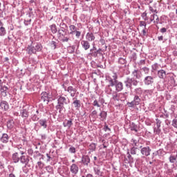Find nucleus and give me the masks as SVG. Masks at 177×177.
I'll return each instance as SVG.
<instances>
[{"instance_id":"f257e3e1","label":"nucleus","mask_w":177,"mask_h":177,"mask_svg":"<svg viewBox=\"0 0 177 177\" xmlns=\"http://www.w3.org/2000/svg\"><path fill=\"white\" fill-rule=\"evenodd\" d=\"M118 79V76L117 75V73H113L112 77H107V81L109 82L108 88H106L108 95H111V92H113L111 86H115L117 92H121V91L124 89L122 82H118V80H117Z\"/></svg>"},{"instance_id":"f03ea898","label":"nucleus","mask_w":177,"mask_h":177,"mask_svg":"<svg viewBox=\"0 0 177 177\" xmlns=\"http://www.w3.org/2000/svg\"><path fill=\"white\" fill-rule=\"evenodd\" d=\"M42 50V46L39 44H32L30 46L27 47L26 51L29 55H32V53H37V52H40Z\"/></svg>"},{"instance_id":"7ed1b4c3","label":"nucleus","mask_w":177,"mask_h":177,"mask_svg":"<svg viewBox=\"0 0 177 177\" xmlns=\"http://www.w3.org/2000/svg\"><path fill=\"white\" fill-rule=\"evenodd\" d=\"M58 32L59 34V39L62 42H68V41H70L69 37L64 36V30H59Z\"/></svg>"},{"instance_id":"20e7f679","label":"nucleus","mask_w":177,"mask_h":177,"mask_svg":"<svg viewBox=\"0 0 177 177\" xmlns=\"http://www.w3.org/2000/svg\"><path fill=\"white\" fill-rule=\"evenodd\" d=\"M140 151L142 156H145V157H149V156H150L151 149H150L149 147H145L141 149Z\"/></svg>"},{"instance_id":"39448f33","label":"nucleus","mask_w":177,"mask_h":177,"mask_svg":"<svg viewBox=\"0 0 177 177\" xmlns=\"http://www.w3.org/2000/svg\"><path fill=\"white\" fill-rule=\"evenodd\" d=\"M70 171L73 175H77L78 174V171H80V168L76 164H73L71 165Z\"/></svg>"},{"instance_id":"423d86ee","label":"nucleus","mask_w":177,"mask_h":177,"mask_svg":"<svg viewBox=\"0 0 177 177\" xmlns=\"http://www.w3.org/2000/svg\"><path fill=\"white\" fill-rule=\"evenodd\" d=\"M150 21H153L154 24H158L160 22V18L158 17V15L157 14H153L149 17Z\"/></svg>"},{"instance_id":"0eeeda50","label":"nucleus","mask_w":177,"mask_h":177,"mask_svg":"<svg viewBox=\"0 0 177 177\" xmlns=\"http://www.w3.org/2000/svg\"><path fill=\"white\" fill-rule=\"evenodd\" d=\"M140 103V98H139V96L136 95L134 97L133 101L129 103L130 107H133V106H138Z\"/></svg>"},{"instance_id":"6e6552de","label":"nucleus","mask_w":177,"mask_h":177,"mask_svg":"<svg viewBox=\"0 0 177 177\" xmlns=\"http://www.w3.org/2000/svg\"><path fill=\"white\" fill-rule=\"evenodd\" d=\"M145 85H151L154 82V78L151 76H147L144 79Z\"/></svg>"},{"instance_id":"1a4fd4ad","label":"nucleus","mask_w":177,"mask_h":177,"mask_svg":"<svg viewBox=\"0 0 177 177\" xmlns=\"http://www.w3.org/2000/svg\"><path fill=\"white\" fill-rule=\"evenodd\" d=\"M67 92L70 93L71 97H74V96H75V94L77 93V88L73 87L72 86H70L67 88Z\"/></svg>"},{"instance_id":"9d476101","label":"nucleus","mask_w":177,"mask_h":177,"mask_svg":"<svg viewBox=\"0 0 177 177\" xmlns=\"http://www.w3.org/2000/svg\"><path fill=\"white\" fill-rule=\"evenodd\" d=\"M8 89V86H3V84H0V92L3 96H7Z\"/></svg>"},{"instance_id":"9b49d317","label":"nucleus","mask_w":177,"mask_h":177,"mask_svg":"<svg viewBox=\"0 0 177 177\" xmlns=\"http://www.w3.org/2000/svg\"><path fill=\"white\" fill-rule=\"evenodd\" d=\"M0 107L4 111H8V110H9V103H8L6 101H1L0 102Z\"/></svg>"},{"instance_id":"f8f14e48","label":"nucleus","mask_w":177,"mask_h":177,"mask_svg":"<svg viewBox=\"0 0 177 177\" xmlns=\"http://www.w3.org/2000/svg\"><path fill=\"white\" fill-rule=\"evenodd\" d=\"M81 44L82 48H84V50H88L91 48V44H89V41L87 40H82L81 41Z\"/></svg>"},{"instance_id":"ddd939ff","label":"nucleus","mask_w":177,"mask_h":177,"mask_svg":"<svg viewBox=\"0 0 177 177\" xmlns=\"http://www.w3.org/2000/svg\"><path fill=\"white\" fill-rule=\"evenodd\" d=\"M86 39L88 42H91L92 41H95V35H93V33H92V32H88L86 35Z\"/></svg>"},{"instance_id":"4468645a","label":"nucleus","mask_w":177,"mask_h":177,"mask_svg":"<svg viewBox=\"0 0 177 177\" xmlns=\"http://www.w3.org/2000/svg\"><path fill=\"white\" fill-rule=\"evenodd\" d=\"M57 102L58 104H67V98L62 95H59Z\"/></svg>"},{"instance_id":"2eb2a0df","label":"nucleus","mask_w":177,"mask_h":177,"mask_svg":"<svg viewBox=\"0 0 177 177\" xmlns=\"http://www.w3.org/2000/svg\"><path fill=\"white\" fill-rule=\"evenodd\" d=\"M19 160L22 164H26V165H27V163L29 162V161H30V159H28V157L25 155H22L20 157Z\"/></svg>"},{"instance_id":"dca6fc26","label":"nucleus","mask_w":177,"mask_h":177,"mask_svg":"<svg viewBox=\"0 0 177 177\" xmlns=\"http://www.w3.org/2000/svg\"><path fill=\"white\" fill-rule=\"evenodd\" d=\"M1 142L2 143H8L9 142V136L7 133H3L1 138Z\"/></svg>"},{"instance_id":"f3484780","label":"nucleus","mask_w":177,"mask_h":177,"mask_svg":"<svg viewBox=\"0 0 177 177\" xmlns=\"http://www.w3.org/2000/svg\"><path fill=\"white\" fill-rule=\"evenodd\" d=\"M94 171L95 175H97L98 176H103V171H100V167L98 166L94 167Z\"/></svg>"},{"instance_id":"a211bd4d","label":"nucleus","mask_w":177,"mask_h":177,"mask_svg":"<svg viewBox=\"0 0 177 177\" xmlns=\"http://www.w3.org/2000/svg\"><path fill=\"white\" fill-rule=\"evenodd\" d=\"M82 161L83 164H84V165H88V164H89V162H91V159L89 158V156H86L82 158Z\"/></svg>"},{"instance_id":"6ab92c4d","label":"nucleus","mask_w":177,"mask_h":177,"mask_svg":"<svg viewBox=\"0 0 177 177\" xmlns=\"http://www.w3.org/2000/svg\"><path fill=\"white\" fill-rule=\"evenodd\" d=\"M39 124L40 126H41L43 128L46 129L48 127L46 120L45 119H41L39 120Z\"/></svg>"},{"instance_id":"aec40b11","label":"nucleus","mask_w":177,"mask_h":177,"mask_svg":"<svg viewBox=\"0 0 177 177\" xmlns=\"http://www.w3.org/2000/svg\"><path fill=\"white\" fill-rule=\"evenodd\" d=\"M100 120H101V121H104V120L107 117V113L104 111H101V113H100Z\"/></svg>"},{"instance_id":"412c9836","label":"nucleus","mask_w":177,"mask_h":177,"mask_svg":"<svg viewBox=\"0 0 177 177\" xmlns=\"http://www.w3.org/2000/svg\"><path fill=\"white\" fill-rule=\"evenodd\" d=\"M158 75L159 78H164L165 77L167 76V73L164 70H160V71H158Z\"/></svg>"},{"instance_id":"4be33fe9","label":"nucleus","mask_w":177,"mask_h":177,"mask_svg":"<svg viewBox=\"0 0 177 177\" xmlns=\"http://www.w3.org/2000/svg\"><path fill=\"white\" fill-rule=\"evenodd\" d=\"M12 160L14 162H19L20 158H19V153L16 152L12 155Z\"/></svg>"},{"instance_id":"5701e85b","label":"nucleus","mask_w":177,"mask_h":177,"mask_svg":"<svg viewBox=\"0 0 177 177\" xmlns=\"http://www.w3.org/2000/svg\"><path fill=\"white\" fill-rule=\"evenodd\" d=\"M21 115L23 118H28V111L27 109H23L21 111Z\"/></svg>"},{"instance_id":"b1692460","label":"nucleus","mask_w":177,"mask_h":177,"mask_svg":"<svg viewBox=\"0 0 177 177\" xmlns=\"http://www.w3.org/2000/svg\"><path fill=\"white\" fill-rule=\"evenodd\" d=\"M73 105L75 106V108L76 110H78L81 107V101L76 100L73 102Z\"/></svg>"},{"instance_id":"393cba45","label":"nucleus","mask_w":177,"mask_h":177,"mask_svg":"<svg viewBox=\"0 0 177 177\" xmlns=\"http://www.w3.org/2000/svg\"><path fill=\"white\" fill-rule=\"evenodd\" d=\"M69 30H70V34L71 35H74V32H75L77 31V27H75V26L74 25H71L69 26Z\"/></svg>"},{"instance_id":"a878e982","label":"nucleus","mask_w":177,"mask_h":177,"mask_svg":"<svg viewBox=\"0 0 177 177\" xmlns=\"http://www.w3.org/2000/svg\"><path fill=\"white\" fill-rule=\"evenodd\" d=\"M6 35V29L5 27L1 26L0 27V37H3Z\"/></svg>"},{"instance_id":"bb28decb","label":"nucleus","mask_w":177,"mask_h":177,"mask_svg":"<svg viewBox=\"0 0 177 177\" xmlns=\"http://www.w3.org/2000/svg\"><path fill=\"white\" fill-rule=\"evenodd\" d=\"M57 110H59V113H62V111L64 110V105L63 104H57L56 106Z\"/></svg>"},{"instance_id":"cd10ccee","label":"nucleus","mask_w":177,"mask_h":177,"mask_svg":"<svg viewBox=\"0 0 177 177\" xmlns=\"http://www.w3.org/2000/svg\"><path fill=\"white\" fill-rule=\"evenodd\" d=\"M176 158H177L176 156L174 155H171L170 157L169 158V162H171V164L177 162Z\"/></svg>"},{"instance_id":"c85d7f7f","label":"nucleus","mask_w":177,"mask_h":177,"mask_svg":"<svg viewBox=\"0 0 177 177\" xmlns=\"http://www.w3.org/2000/svg\"><path fill=\"white\" fill-rule=\"evenodd\" d=\"M71 125H73V121L68 120L66 122H64V127H67L68 129L71 128Z\"/></svg>"},{"instance_id":"c756f323","label":"nucleus","mask_w":177,"mask_h":177,"mask_svg":"<svg viewBox=\"0 0 177 177\" xmlns=\"http://www.w3.org/2000/svg\"><path fill=\"white\" fill-rule=\"evenodd\" d=\"M128 82H131V85H133L134 86H136L138 84V82L135 79H128Z\"/></svg>"},{"instance_id":"7c9ffc66","label":"nucleus","mask_w":177,"mask_h":177,"mask_svg":"<svg viewBox=\"0 0 177 177\" xmlns=\"http://www.w3.org/2000/svg\"><path fill=\"white\" fill-rule=\"evenodd\" d=\"M50 30L53 34H56L57 32V28L56 27V25L53 24L50 26Z\"/></svg>"},{"instance_id":"2f4dec72","label":"nucleus","mask_w":177,"mask_h":177,"mask_svg":"<svg viewBox=\"0 0 177 177\" xmlns=\"http://www.w3.org/2000/svg\"><path fill=\"white\" fill-rule=\"evenodd\" d=\"M153 132L156 135H159V133H161V129H160L159 127H155L153 129Z\"/></svg>"},{"instance_id":"473e14b6","label":"nucleus","mask_w":177,"mask_h":177,"mask_svg":"<svg viewBox=\"0 0 177 177\" xmlns=\"http://www.w3.org/2000/svg\"><path fill=\"white\" fill-rule=\"evenodd\" d=\"M138 150V148L136 147H132L131 149V154L135 155L136 154V151Z\"/></svg>"},{"instance_id":"72a5a7b5","label":"nucleus","mask_w":177,"mask_h":177,"mask_svg":"<svg viewBox=\"0 0 177 177\" xmlns=\"http://www.w3.org/2000/svg\"><path fill=\"white\" fill-rule=\"evenodd\" d=\"M140 27H144V28H146V26H147L146 21H140Z\"/></svg>"},{"instance_id":"f704fd0d","label":"nucleus","mask_w":177,"mask_h":177,"mask_svg":"<svg viewBox=\"0 0 177 177\" xmlns=\"http://www.w3.org/2000/svg\"><path fill=\"white\" fill-rule=\"evenodd\" d=\"M161 127V121L160 120L156 119V128H160Z\"/></svg>"},{"instance_id":"c9c22d12","label":"nucleus","mask_w":177,"mask_h":177,"mask_svg":"<svg viewBox=\"0 0 177 177\" xmlns=\"http://www.w3.org/2000/svg\"><path fill=\"white\" fill-rule=\"evenodd\" d=\"M142 17L144 19V20L146 21L148 20L147 19V13L144 12L142 14Z\"/></svg>"},{"instance_id":"e433bc0d","label":"nucleus","mask_w":177,"mask_h":177,"mask_svg":"<svg viewBox=\"0 0 177 177\" xmlns=\"http://www.w3.org/2000/svg\"><path fill=\"white\" fill-rule=\"evenodd\" d=\"M93 105L96 107H100V104H99V102H97V100H94Z\"/></svg>"},{"instance_id":"4c0bfd02","label":"nucleus","mask_w":177,"mask_h":177,"mask_svg":"<svg viewBox=\"0 0 177 177\" xmlns=\"http://www.w3.org/2000/svg\"><path fill=\"white\" fill-rule=\"evenodd\" d=\"M127 61L125 60V59H124V58H120L119 59V63L120 64H125V62H126Z\"/></svg>"},{"instance_id":"58836bf2","label":"nucleus","mask_w":177,"mask_h":177,"mask_svg":"<svg viewBox=\"0 0 177 177\" xmlns=\"http://www.w3.org/2000/svg\"><path fill=\"white\" fill-rule=\"evenodd\" d=\"M75 32V37H76L80 38L81 37V32L80 31L76 30Z\"/></svg>"},{"instance_id":"ea45409f","label":"nucleus","mask_w":177,"mask_h":177,"mask_svg":"<svg viewBox=\"0 0 177 177\" xmlns=\"http://www.w3.org/2000/svg\"><path fill=\"white\" fill-rule=\"evenodd\" d=\"M172 125H173V127H174V128H177V120L176 119L173 120Z\"/></svg>"},{"instance_id":"a19ab883","label":"nucleus","mask_w":177,"mask_h":177,"mask_svg":"<svg viewBox=\"0 0 177 177\" xmlns=\"http://www.w3.org/2000/svg\"><path fill=\"white\" fill-rule=\"evenodd\" d=\"M149 10H150V12H151L152 13H157V10L153 8V7H151V6L149 7Z\"/></svg>"},{"instance_id":"79ce46f5","label":"nucleus","mask_w":177,"mask_h":177,"mask_svg":"<svg viewBox=\"0 0 177 177\" xmlns=\"http://www.w3.org/2000/svg\"><path fill=\"white\" fill-rule=\"evenodd\" d=\"M142 70H143V71H145V73L146 74H149V71H150V69H149V68H147V67H144V68H142Z\"/></svg>"},{"instance_id":"37998d69","label":"nucleus","mask_w":177,"mask_h":177,"mask_svg":"<svg viewBox=\"0 0 177 177\" xmlns=\"http://www.w3.org/2000/svg\"><path fill=\"white\" fill-rule=\"evenodd\" d=\"M125 84H126L127 88H131L132 84H131V82H128V80H127V81L125 82Z\"/></svg>"},{"instance_id":"c03bdc74","label":"nucleus","mask_w":177,"mask_h":177,"mask_svg":"<svg viewBox=\"0 0 177 177\" xmlns=\"http://www.w3.org/2000/svg\"><path fill=\"white\" fill-rule=\"evenodd\" d=\"M69 151H70V153H75V147H71L69 149Z\"/></svg>"},{"instance_id":"a18cd8bd","label":"nucleus","mask_w":177,"mask_h":177,"mask_svg":"<svg viewBox=\"0 0 177 177\" xmlns=\"http://www.w3.org/2000/svg\"><path fill=\"white\" fill-rule=\"evenodd\" d=\"M25 153H26V150H24V149L19 150V154H21V156H24V154Z\"/></svg>"},{"instance_id":"49530a36","label":"nucleus","mask_w":177,"mask_h":177,"mask_svg":"<svg viewBox=\"0 0 177 177\" xmlns=\"http://www.w3.org/2000/svg\"><path fill=\"white\" fill-rule=\"evenodd\" d=\"M127 156H128L127 157L130 161H132V160H133V158H132V156H131V153H129V152H127Z\"/></svg>"},{"instance_id":"de8ad7c7","label":"nucleus","mask_w":177,"mask_h":177,"mask_svg":"<svg viewBox=\"0 0 177 177\" xmlns=\"http://www.w3.org/2000/svg\"><path fill=\"white\" fill-rule=\"evenodd\" d=\"M142 34L143 35H146V34H147V29L146 28L142 29Z\"/></svg>"},{"instance_id":"09e8293b","label":"nucleus","mask_w":177,"mask_h":177,"mask_svg":"<svg viewBox=\"0 0 177 177\" xmlns=\"http://www.w3.org/2000/svg\"><path fill=\"white\" fill-rule=\"evenodd\" d=\"M41 100H44V102H49V100L47 97H45L44 96H41Z\"/></svg>"},{"instance_id":"8fccbe9b","label":"nucleus","mask_w":177,"mask_h":177,"mask_svg":"<svg viewBox=\"0 0 177 177\" xmlns=\"http://www.w3.org/2000/svg\"><path fill=\"white\" fill-rule=\"evenodd\" d=\"M157 67H158V65L157 64H155L152 66L153 70H157Z\"/></svg>"},{"instance_id":"3c124183","label":"nucleus","mask_w":177,"mask_h":177,"mask_svg":"<svg viewBox=\"0 0 177 177\" xmlns=\"http://www.w3.org/2000/svg\"><path fill=\"white\" fill-rule=\"evenodd\" d=\"M160 32H167V28H162L160 29Z\"/></svg>"},{"instance_id":"603ef678","label":"nucleus","mask_w":177,"mask_h":177,"mask_svg":"<svg viewBox=\"0 0 177 177\" xmlns=\"http://www.w3.org/2000/svg\"><path fill=\"white\" fill-rule=\"evenodd\" d=\"M131 131H135L136 132H138V130L136 129V127L133 126V127H131Z\"/></svg>"},{"instance_id":"864d4df0","label":"nucleus","mask_w":177,"mask_h":177,"mask_svg":"<svg viewBox=\"0 0 177 177\" xmlns=\"http://www.w3.org/2000/svg\"><path fill=\"white\" fill-rule=\"evenodd\" d=\"M42 96H43V97H48V93H43Z\"/></svg>"},{"instance_id":"5fc2aeb1","label":"nucleus","mask_w":177,"mask_h":177,"mask_svg":"<svg viewBox=\"0 0 177 177\" xmlns=\"http://www.w3.org/2000/svg\"><path fill=\"white\" fill-rule=\"evenodd\" d=\"M30 22H31V19H30L29 21L25 20V24H26V26H28V24H30Z\"/></svg>"},{"instance_id":"6e6d98bb","label":"nucleus","mask_w":177,"mask_h":177,"mask_svg":"<svg viewBox=\"0 0 177 177\" xmlns=\"http://www.w3.org/2000/svg\"><path fill=\"white\" fill-rule=\"evenodd\" d=\"M158 41H162V39H164V37L162 36H159L158 37Z\"/></svg>"},{"instance_id":"4d7b16f0","label":"nucleus","mask_w":177,"mask_h":177,"mask_svg":"<svg viewBox=\"0 0 177 177\" xmlns=\"http://www.w3.org/2000/svg\"><path fill=\"white\" fill-rule=\"evenodd\" d=\"M7 177H16V176L11 173Z\"/></svg>"},{"instance_id":"13d9d810","label":"nucleus","mask_w":177,"mask_h":177,"mask_svg":"<svg viewBox=\"0 0 177 177\" xmlns=\"http://www.w3.org/2000/svg\"><path fill=\"white\" fill-rule=\"evenodd\" d=\"M7 127H8V128H12V125H10V122H8V123L7 124Z\"/></svg>"},{"instance_id":"bf43d9fd","label":"nucleus","mask_w":177,"mask_h":177,"mask_svg":"<svg viewBox=\"0 0 177 177\" xmlns=\"http://www.w3.org/2000/svg\"><path fill=\"white\" fill-rule=\"evenodd\" d=\"M86 177H93V176L91 174H88L86 175Z\"/></svg>"},{"instance_id":"052dcab7","label":"nucleus","mask_w":177,"mask_h":177,"mask_svg":"<svg viewBox=\"0 0 177 177\" xmlns=\"http://www.w3.org/2000/svg\"><path fill=\"white\" fill-rule=\"evenodd\" d=\"M37 165L39 167H41V165H42V162H38Z\"/></svg>"},{"instance_id":"680f3d73","label":"nucleus","mask_w":177,"mask_h":177,"mask_svg":"<svg viewBox=\"0 0 177 177\" xmlns=\"http://www.w3.org/2000/svg\"><path fill=\"white\" fill-rule=\"evenodd\" d=\"M0 27H3V23H2V21H0Z\"/></svg>"},{"instance_id":"e2e57ef3","label":"nucleus","mask_w":177,"mask_h":177,"mask_svg":"<svg viewBox=\"0 0 177 177\" xmlns=\"http://www.w3.org/2000/svg\"><path fill=\"white\" fill-rule=\"evenodd\" d=\"M113 99H114L115 100H117V95H113Z\"/></svg>"},{"instance_id":"0e129e2a","label":"nucleus","mask_w":177,"mask_h":177,"mask_svg":"<svg viewBox=\"0 0 177 177\" xmlns=\"http://www.w3.org/2000/svg\"><path fill=\"white\" fill-rule=\"evenodd\" d=\"M90 146H91V147H96V146L95 145V144H91Z\"/></svg>"},{"instance_id":"69168bd1","label":"nucleus","mask_w":177,"mask_h":177,"mask_svg":"<svg viewBox=\"0 0 177 177\" xmlns=\"http://www.w3.org/2000/svg\"><path fill=\"white\" fill-rule=\"evenodd\" d=\"M174 56H177V52L176 51L174 52Z\"/></svg>"},{"instance_id":"338daca9","label":"nucleus","mask_w":177,"mask_h":177,"mask_svg":"<svg viewBox=\"0 0 177 177\" xmlns=\"http://www.w3.org/2000/svg\"><path fill=\"white\" fill-rule=\"evenodd\" d=\"M3 147H5L3 145H0V149L2 150V149H3Z\"/></svg>"},{"instance_id":"774afa93","label":"nucleus","mask_w":177,"mask_h":177,"mask_svg":"<svg viewBox=\"0 0 177 177\" xmlns=\"http://www.w3.org/2000/svg\"><path fill=\"white\" fill-rule=\"evenodd\" d=\"M72 162H75V160L73 159Z\"/></svg>"}]
</instances>
